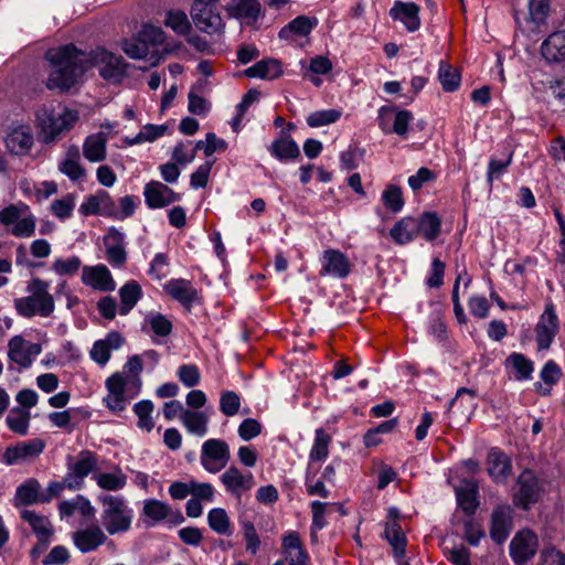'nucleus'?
Masks as SVG:
<instances>
[{"instance_id":"1","label":"nucleus","mask_w":565,"mask_h":565,"mask_svg":"<svg viewBox=\"0 0 565 565\" xmlns=\"http://www.w3.org/2000/svg\"><path fill=\"white\" fill-rule=\"evenodd\" d=\"M45 58L50 63L46 82L50 89L68 90L90 67H97L103 78L115 84L125 76L124 60L105 50L86 53L67 44L49 50Z\"/></svg>"},{"instance_id":"2","label":"nucleus","mask_w":565,"mask_h":565,"mask_svg":"<svg viewBox=\"0 0 565 565\" xmlns=\"http://www.w3.org/2000/svg\"><path fill=\"white\" fill-rule=\"evenodd\" d=\"M79 120V114L67 107L42 108L36 114V124L40 129L39 139L44 143L56 142L68 132Z\"/></svg>"},{"instance_id":"3","label":"nucleus","mask_w":565,"mask_h":565,"mask_svg":"<svg viewBox=\"0 0 565 565\" xmlns=\"http://www.w3.org/2000/svg\"><path fill=\"white\" fill-rule=\"evenodd\" d=\"M97 500L104 508L102 522L108 534L115 535L130 529L134 513L124 497L100 494Z\"/></svg>"},{"instance_id":"4","label":"nucleus","mask_w":565,"mask_h":565,"mask_svg":"<svg viewBox=\"0 0 565 565\" xmlns=\"http://www.w3.org/2000/svg\"><path fill=\"white\" fill-rule=\"evenodd\" d=\"M49 282L35 278L29 287L30 296L14 300L17 312L24 318L49 317L54 311V299L49 292Z\"/></svg>"},{"instance_id":"5","label":"nucleus","mask_w":565,"mask_h":565,"mask_svg":"<svg viewBox=\"0 0 565 565\" xmlns=\"http://www.w3.org/2000/svg\"><path fill=\"white\" fill-rule=\"evenodd\" d=\"M98 465V457L90 450H82L73 458H67V473L64 482L67 489L79 490L84 486V479L95 472Z\"/></svg>"},{"instance_id":"6","label":"nucleus","mask_w":565,"mask_h":565,"mask_svg":"<svg viewBox=\"0 0 565 565\" xmlns=\"http://www.w3.org/2000/svg\"><path fill=\"white\" fill-rule=\"evenodd\" d=\"M230 459V446L225 440L211 438L203 443L201 447L200 462L207 472H220L227 466Z\"/></svg>"},{"instance_id":"7","label":"nucleus","mask_w":565,"mask_h":565,"mask_svg":"<svg viewBox=\"0 0 565 565\" xmlns=\"http://www.w3.org/2000/svg\"><path fill=\"white\" fill-rule=\"evenodd\" d=\"M542 486L532 471H523L516 482L513 499L518 507L526 510L540 499Z\"/></svg>"},{"instance_id":"8","label":"nucleus","mask_w":565,"mask_h":565,"mask_svg":"<svg viewBox=\"0 0 565 565\" xmlns=\"http://www.w3.org/2000/svg\"><path fill=\"white\" fill-rule=\"evenodd\" d=\"M44 448L45 441L41 438L20 441L4 450L2 460L8 466L18 465L39 457Z\"/></svg>"},{"instance_id":"9","label":"nucleus","mask_w":565,"mask_h":565,"mask_svg":"<svg viewBox=\"0 0 565 565\" xmlns=\"http://www.w3.org/2000/svg\"><path fill=\"white\" fill-rule=\"evenodd\" d=\"M191 17L196 28L205 33L215 34L224 29L223 20L216 11L215 4L193 3Z\"/></svg>"},{"instance_id":"10","label":"nucleus","mask_w":565,"mask_h":565,"mask_svg":"<svg viewBox=\"0 0 565 565\" xmlns=\"http://www.w3.org/2000/svg\"><path fill=\"white\" fill-rule=\"evenodd\" d=\"M413 115L408 110L395 111L393 107L383 106L379 110V124L385 134L395 132L406 136Z\"/></svg>"},{"instance_id":"11","label":"nucleus","mask_w":565,"mask_h":565,"mask_svg":"<svg viewBox=\"0 0 565 565\" xmlns=\"http://www.w3.org/2000/svg\"><path fill=\"white\" fill-rule=\"evenodd\" d=\"M536 550L537 537L530 530L518 532L510 543V555L518 565L529 562L535 555Z\"/></svg>"},{"instance_id":"12","label":"nucleus","mask_w":565,"mask_h":565,"mask_svg":"<svg viewBox=\"0 0 565 565\" xmlns=\"http://www.w3.org/2000/svg\"><path fill=\"white\" fill-rule=\"evenodd\" d=\"M9 358L22 367H29L42 348L39 343L26 341L22 335H14L8 343Z\"/></svg>"},{"instance_id":"13","label":"nucleus","mask_w":565,"mask_h":565,"mask_svg":"<svg viewBox=\"0 0 565 565\" xmlns=\"http://www.w3.org/2000/svg\"><path fill=\"white\" fill-rule=\"evenodd\" d=\"M125 238V234L115 227L104 236L106 259L113 267H122L127 262Z\"/></svg>"},{"instance_id":"14","label":"nucleus","mask_w":565,"mask_h":565,"mask_svg":"<svg viewBox=\"0 0 565 565\" xmlns=\"http://www.w3.org/2000/svg\"><path fill=\"white\" fill-rule=\"evenodd\" d=\"M21 518L30 524L39 540L38 545L32 550V554L35 555L42 553L46 548L50 539L53 535V526L50 520L31 510H22Z\"/></svg>"},{"instance_id":"15","label":"nucleus","mask_w":565,"mask_h":565,"mask_svg":"<svg viewBox=\"0 0 565 565\" xmlns=\"http://www.w3.org/2000/svg\"><path fill=\"white\" fill-rule=\"evenodd\" d=\"M221 482L225 490L238 500L244 492L249 491L255 486V479L252 472L244 473L234 466L223 472Z\"/></svg>"},{"instance_id":"16","label":"nucleus","mask_w":565,"mask_h":565,"mask_svg":"<svg viewBox=\"0 0 565 565\" xmlns=\"http://www.w3.org/2000/svg\"><path fill=\"white\" fill-rule=\"evenodd\" d=\"M145 201L150 209H161L181 199L180 194L160 181H151L145 185Z\"/></svg>"},{"instance_id":"17","label":"nucleus","mask_w":565,"mask_h":565,"mask_svg":"<svg viewBox=\"0 0 565 565\" xmlns=\"http://www.w3.org/2000/svg\"><path fill=\"white\" fill-rule=\"evenodd\" d=\"M399 511L396 508H390L387 511V521L385 523V537L393 547L394 555L398 558L405 555L407 540L399 524Z\"/></svg>"},{"instance_id":"18","label":"nucleus","mask_w":565,"mask_h":565,"mask_svg":"<svg viewBox=\"0 0 565 565\" xmlns=\"http://www.w3.org/2000/svg\"><path fill=\"white\" fill-rule=\"evenodd\" d=\"M539 350L551 347L558 332V320L553 306H547L535 328Z\"/></svg>"},{"instance_id":"19","label":"nucleus","mask_w":565,"mask_h":565,"mask_svg":"<svg viewBox=\"0 0 565 565\" xmlns=\"http://www.w3.org/2000/svg\"><path fill=\"white\" fill-rule=\"evenodd\" d=\"M281 553L289 565H307L309 562V555L296 531H288L284 534Z\"/></svg>"},{"instance_id":"20","label":"nucleus","mask_w":565,"mask_h":565,"mask_svg":"<svg viewBox=\"0 0 565 565\" xmlns=\"http://www.w3.org/2000/svg\"><path fill=\"white\" fill-rule=\"evenodd\" d=\"M322 270L321 275H329L343 279L351 271V263L348 257L340 250L328 248L321 257Z\"/></svg>"},{"instance_id":"21","label":"nucleus","mask_w":565,"mask_h":565,"mask_svg":"<svg viewBox=\"0 0 565 565\" xmlns=\"http://www.w3.org/2000/svg\"><path fill=\"white\" fill-rule=\"evenodd\" d=\"M82 281L84 285L100 291H113L116 288V282L105 265L83 267Z\"/></svg>"},{"instance_id":"22","label":"nucleus","mask_w":565,"mask_h":565,"mask_svg":"<svg viewBox=\"0 0 565 565\" xmlns=\"http://www.w3.org/2000/svg\"><path fill=\"white\" fill-rule=\"evenodd\" d=\"M107 540L106 534L98 525H90L73 533V542L82 553L95 551Z\"/></svg>"},{"instance_id":"23","label":"nucleus","mask_w":565,"mask_h":565,"mask_svg":"<svg viewBox=\"0 0 565 565\" xmlns=\"http://www.w3.org/2000/svg\"><path fill=\"white\" fill-rule=\"evenodd\" d=\"M393 20L402 22L409 32L420 26L419 7L414 2L395 1L390 10Z\"/></svg>"},{"instance_id":"24","label":"nucleus","mask_w":565,"mask_h":565,"mask_svg":"<svg viewBox=\"0 0 565 565\" xmlns=\"http://www.w3.org/2000/svg\"><path fill=\"white\" fill-rule=\"evenodd\" d=\"M163 289L171 298L186 308H191L198 298L196 289L192 282L186 279H171L163 286Z\"/></svg>"},{"instance_id":"25","label":"nucleus","mask_w":565,"mask_h":565,"mask_svg":"<svg viewBox=\"0 0 565 565\" xmlns=\"http://www.w3.org/2000/svg\"><path fill=\"white\" fill-rule=\"evenodd\" d=\"M547 62L565 64V29L550 34L541 45Z\"/></svg>"},{"instance_id":"26","label":"nucleus","mask_w":565,"mask_h":565,"mask_svg":"<svg viewBox=\"0 0 565 565\" xmlns=\"http://www.w3.org/2000/svg\"><path fill=\"white\" fill-rule=\"evenodd\" d=\"M317 24L318 20L316 18L298 15L280 29L278 36L280 40L294 41L296 38L309 35Z\"/></svg>"},{"instance_id":"27","label":"nucleus","mask_w":565,"mask_h":565,"mask_svg":"<svg viewBox=\"0 0 565 565\" xmlns=\"http://www.w3.org/2000/svg\"><path fill=\"white\" fill-rule=\"evenodd\" d=\"M6 146L11 153L25 154L33 146V136L30 127L20 126L12 129L6 137Z\"/></svg>"},{"instance_id":"28","label":"nucleus","mask_w":565,"mask_h":565,"mask_svg":"<svg viewBox=\"0 0 565 565\" xmlns=\"http://www.w3.org/2000/svg\"><path fill=\"white\" fill-rule=\"evenodd\" d=\"M107 135L96 132L87 136L83 142V156L89 162H102L107 157Z\"/></svg>"},{"instance_id":"29","label":"nucleus","mask_w":565,"mask_h":565,"mask_svg":"<svg viewBox=\"0 0 565 565\" xmlns=\"http://www.w3.org/2000/svg\"><path fill=\"white\" fill-rule=\"evenodd\" d=\"M511 531V511L509 507H498L491 516L490 535L492 540L501 544Z\"/></svg>"},{"instance_id":"30","label":"nucleus","mask_w":565,"mask_h":565,"mask_svg":"<svg viewBox=\"0 0 565 565\" xmlns=\"http://www.w3.org/2000/svg\"><path fill=\"white\" fill-rule=\"evenodd\" d=\"M509 457L499 449H491L487 459V470L495 482H503L511 473Z\"/></svg>"},{"instance_id":"31","label":"nucleus","mask_w":565,"mask_h":565,"mask_svg":"<svg viewBox=\"0 0 565 565\" xmlns=\"http://www.w3.org/2000/svg\"><path fill=\"white\" fill-rule=\"evenodd\" d=\"M92 479L102 490L110 492L120 491L127 484V476L118 466H115L109 472L94 473Z\"/></svg>"},{"instance_id":"32","label":"nucleus","mask_w":565,"mask_h":565,"mask_svg":"<svg viewBox=\"0 0 565 565\" xmlns=\"http://www.w3.org/2000/svg\"><path fill=\"white\" fill-rule=\"evenodd\" d=\"M226 11L232 18L256 21L260 13V3L258 0H232L226 6Z\"/></svg>"},{"instance_id":"33","label":"nucleus","mask_w":565,"mask_h":565,"mask_svg":"<svg viewBox=\"0 0 565 565\" xmlns=\"http://www.w3.org/2000/svg\"><path fill=\"white\" fill-rule=\"evenodd\" d=\"M41 486L36 479H29L17 488L13 504L19 508L21 505H30L38 502H44L46 499L40 494Z\"/></svg>"},{"instance_id":"34","label":"nucleus","mask_w":565,"mask_h":565,"mask_svg":"<svg viewBox=\"0 0 565 565\" xmlns=\"http://www.w3.org/2000/svg\"><path fill=\"white\" fill-rule=\"evenodd\" d=\"M416 226L415 217H403L393 225L390 236L398 245L408 244L418 236Z\"/></svg>"},{"instance_id":"35","label":"nucleus","mask_w":565,"mask_h":565,"mask_svg":"<svg viewBox=\"0 0 565 565\" xmlns=\"http://www.w3.org/2000/svg\"><path fill=\"white\" fill-rule=\"evenodd\" d=\"M417 224L418 235H422L426 241H434L441 231V220L433 212H425L418 217H415Z\"/></svg>"},{"instance_id":"36","label":"nucleus","mask_w":565,"mask_h":565,"mask_svg":"<svg viewBox=\"0 0 565 565\" xmlns=\"http://www.w3.org/2000/svg\"><path fill=\"white\" fill-rule=\"evenodd\" d=\"M141 296H142V289H141V286L137 281L130 280V281L126 282L119 289V297H120L119 313L121 316L128 315L130 312V310L139 301Z\"/></svg>"},{"instance_id":"37","label":"nucleus","mask_w":565,"mask_h":565,"mask_svg":"<svg viewBox=\"0 0 565 565\" xmlns=\"http://www.w3.org/2000/svg\"><path fill=\"white\" fill-rule=\"evenodd\" d=\"M62 173L67 175L71 180L77 181L85 175V169L79 163V150L77 147H71L58 164Z\"/></svg>"},{"instance_id":"38","label":"nucleus","mask_w":565,"mask_h":565,"mask_svg":"<svg viewBox=\"0 0 565 565\" xmlns=\"http://www.w3.org/2000/svg\"><path fill=\"white\" fill-rule=\"evenodd\" d=\"M245 73L248 77L274 79L282 73V70L277 60H263L248 67Z\"/></svg>"},{"instance_id":"39","label":"nucleus","mask_w":565,"mask_h":565,"mask_svg":"<svg viewBox=\"0 0 565 565\" xmlns=\"http://www.w3.org/2000/svg\"><path fill=\"white\" fill-rule=\"evenodd\" d=\"M182 424L189 433L203 437L207 433L209 417L203 412H194L186 409L182 416Z\"/></svg>"},{"instance_id":"40","label":"nucleus","mask_w":565,"mask_h":565,"mask_svg":"<svg viewBox=\"0 0 565 565\" xmlns=\"http://www.w3.org/2000/svg\"><path fill=\"white\" fill-rule=\"evenodd\" d=\"M331 440V436L323 428L316 429L309 463L313 465L315 461H324L328 458Z\"/></svg>"},{"instance_id":"41","label":"nucleus","mask_w":565,"mask_h":565,"mask_svg":"<svg viewBox=\"0 0 565 565\" xmlns=\"http://www.w3.org/2000/svg\"><path fill=\"white\" fill-rule=\"evenodd\" d=\"M507 366L514 372V379L518 381L529 380L532 376L534 366L533 362L521 353H512L507 359Z\"/></svg>"},{"instance_id":"42","label":"nucleus","mask_w":565,"mask_h":565,"mask_svg":"<svg viewBox=\"0 0 565 565\" xmlns=\"http://www.w3.org/2000/svg\"><path fill=\"white\" fill-rule=\"evenodd\" d=\"M477 495L478 488L472 482H467L457 489L458 503L468 515L473 514L478 507Z\"/></svg>"},{"instance_id":"43","label":"nucleus","mask_w":565,"mask_h":565,"mask_svg":"<svg viewBox=\"0 0 565 565\" xmlns=\"http://www.w3.org/2000/svg\"><path fill=\"white\" fill-rule=\"evenodd\" d=\"M270 152L279 160L295 159L300 154L298 145L290 138H279L271 143Z\"/></svg>"},{"instance_id":"44","label":"nucleus","mask_w":565,"mask_h":565,"mask_svg":"<svg viewBox=\"0 0 565 565\" xmlns=\"http://www.w3.org/2000/svg\"><path fill=\"white\" fill-rule=\"evenodd\" d=\"M163 23L179 35H189L191 31V23L188 15L181 10L168 11Z\"/></svg>"},{"instance_id":"45","label":"nucleus","mask_w":565,"mask_h":565,"mask_svg":"<svg viewBox=\"0 0 565 565\" xmlns=\"http://www.w3.org/2000/svg\"><path fill=\"white\" fill-rule=\"evenodd\" d=\"M30 418L31 415L29 411L23 408H13L7 416L6 422L12 431L24 436L29 430Z\"/></svg>"},{"instance_id":"46","label":"nucleus","mask_w":565,"mask_h":565,"mask_svg":"<svg viewBox=\"0 0 565 565\" xmlns=\"http://www.w3.org/2000/svg\"><path fill=\"white\" fill-rule=\"evenodd\" d=\"M168 130L166 125H151L148 124L142 127V129L137 134L134 138H126L125 141L129 146L142 143V142H152L157 138L163 136Z\"/></svg>"},{"instance_id":"47","label":"nucleus","mask_w":565,"mask_h":565,"mask_svg":"<svg viewBox=\"0 0 565 565\" xmlns=\"http://www.w3.org/2000/svg\"><path fill=\"white\" fill-rule=\"evenodd\" d=\"M122 51L129 57L137 60L145 58L148 56V54H151V58L154 57V61L151 64L154 65L158 63L156 54H153L151 49H149V45H147L139 35L134 40L125 41L122 43Z\"/></svg>"},{"instance_id":"48","label":"nucleus","mask_w":565,"mask_h":565,"mask_svg":"<svg viewBox=\"0 0 565 565\" xmlns=\"http://www.w3.org/2000/svg\"><path fill=\"white\" fill-rule=\"evenodd\" d=\"M207 523L217 534H231V521L226 511L222 508L212 509L207 513Z\"/></svg>"},{"instance_id":"49","label":"nucleus","mask_w":565,"mask_h":565,"mask_svg":"<svg viewBox=\"0 0 565 565\" xmlns=\"http://www.w3.org/2000/svg\"><path fill=\"white\" fill-rule=\"evenodd\" d=\"M142 512L152 522L157 523L170 516L171 508L162 501L149 499L145 501Z\"/></svg>"},{"instance_id":"50","label":"nucleus","mask_w":565,"mask_h":565,"mask_svg":"<svg viewBox=\"0 0 565 565\" xmlns=\"http://www.w3.org/2000/svg\"><path fill=\"white\" fill-rule=\"evenodd\" d=\"M153 408H154L153 403L150 401H147V399L138 402L134 406L135 414L138 417V423H137L138 427L148 433L151 431L152 428L154 427V423H153L152 416H151Z\"/></svg>"},{"instance_id":"51","label":"nucleus","mask_w":565,"mask_h":565,"mask_svg":"<svg viewBox=\"0 0 565 565\" xmlns=\"http://www.w3.org/2000/svg\"><path fill=\"white\" fill-rule=\"evenodd\" d=\"M145 321L158 337H168L172 332V322L160 312H149Z\"/></svg>"},{"instance_id":"52","label":"nucleus","mask_w":565,"mask_h":565,"mask_svg":"<svg viewBox=\"0 0 565 565\" xmlns=\"http://www.w3.org/2000/svg\"><path fill=\"white\" fill-rule=\"evenodd\" d=\"M438 77L446 92H454L460 85V75L457 70L444 62H440Z\"/></svg>"},{"instance_id":"53","label":"nucleus","mask_w":565,"mask_h":565,"mask_svg":"<svg viewBox=\"0 0 565 565\" xmlns=\"http://www.w3.org/2000/svg\"><path fill=\"white\" fill-rule=\"evenodd\" d=\"M382 202L391 212H399L404 206L401 188L394 184L387 185L382 193Z\"/></svg>"},{"instance_id":"54","label":"nucleus","mask_w":565,"mask_h":565,"mask_svg":"<svg viewBox=\"0 0 565 565\" xmlns=\"http://www.w3.org/2000/svg\"><path fill=\"white\" fill-rule=\"evenodd\" d=\"M317 470L313 469V465L308 463L305 484L309 495H319L321 498H328L330 491L327 489L323 480H316Z\"/></svg>"},{"instance_id":"55","label":"nucleus","mask_w":565,"mask_h":565,"mask_svg":"<svg viewBox=\"0 0 565 565\" xmlns=\"http://www.w3.org/2000/svg\"><path fill=\"white\" fill-rule=\"evenodd\" d=\"M35 216L30 212H24V215L11 228V234L15 237H31L35 233Z\"/></svg>"},{"instance_id":"56","label":"nucleus","mask_w":565,"mask_h":565,"mask_svg":"<svg viewBox=\"0 0 565 565\" xmlns=\"http://www.w3.org/2000/svg\"><path fill=\"white\" fill-rule=\"evenodd\" d=\"M75 195L74 194H67L63 196L62 199L54 200L51 204V212L58 217L60 220L64 221L68 218L73 210L75 207Z\"/></svg>"},{"instance_id":"57","label":"nucleus","mask_w":565,"mask_h":565,"mask_svg":"<svg viewBox=\"0 0 565 565\" xmlns=\"http://www.w3.org/2000/svg\"><path fill=\"white\" fill-rule=\"evenodd\" d=\"M340 117L341 111L338 109L318 110L307 117V124L310 127H321L335 122Z\"/></svg>"},{"instance_id":"58","label":"nucleus","mask_w":565,"mask_h":565,"mask_svg":"<svg viewBox=\"0 0 565 565\" xmlns=\"http://www.w3.org/2000/svg\"><path fill=\"white\" fill-rule=\"evenodd\" d=\"M138 35L149 49L161 45L166 40L164 31L152 24H145Z\"/></svg>"},{"instance_id":"59","label":"nucleus","mask_w":565,"mask_h":565,"mask_svg":"<svg viewBox=\"0 0 565 565\" xmlns=\"http://www.w3.org/2000/svg\"><path fill=\"white\" fill-rule=\"evenodd\" d=\"M550 13V0H530L529 1V15L530 20L535 25H541L545 22Z\"/></svg>"},{"instance_id":"60","label":"nucleus","mask_w":565,"mask_h":565,"mask_svg":"<svg viewBox=\"0 0 565 565\" xmlns=\"http://www.w3.org/2000/svg\"><path fill=\"white\" fill-rule=\"evenodd\" d=\"M24 212H29V206L25 204L14 205L11 204L0 211V223L10 226L15 225Z\"/></svg>"},{"instance_id":"61","label":"nucleus","mask_w":565,"mask_h":565,"mask_svg":"<svg viewBox=\"0 0 565 565\" xmlns=\"http://www.w3.org/2000/svg\"><path fill=\"white\" fill-rule=\"evenodd\" d=\"M241 406L239 396L233 391H226L221 395L220 409L226 416H234Z\"/></svg>"},{"instance_id":"62","label":"nucleus","mask_w":565,"mask_h":565,"mask_svg":"<svg viewBox=\"0 0 565 565\" xmlns=\"http://www.w3.org/2000/svg\"><path fill=\"white\" fill-rule=\"evenodd\" d=\"M179 380L186 386L193 387L199 384L201 374L194 364H183L178 370Z\"/></svg>"},{"instance_id":"63","label":"nucleus","mask_w":565,"mask_h":565,"mask_svg":"<svg viewBox=\"0 0 565 565\" xmlns=\"http://www.w3.org/2000/svg\"><path fill=\"white\" fill-rule=\"evenodd\" d=\"M512 161V153H509L507 159L504 160H498L494 158H491L488 166L487 171V181L488 183H492L494 180L499 179L507 168L511 164Z\"/></svg>"},{"instance_id":"64","label":"nucleus","mask_w":565,"mask_h":565,"mask_svg":"<svg viewBox=\"0 0 565 565\" xmlns=\"http://www.w3.org/2000/svg\"><path fill=\"white\" fill-rule=\"evenodd\" d=\"M169 259L166 254L158 253L151 260L149 275L160 280L168 275Z\"/></svg>"}]
</instances>
